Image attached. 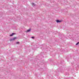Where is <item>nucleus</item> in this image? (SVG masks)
Returning a JSON list of instances; mask_svg holds the SVG:
<instances>
[{
  "label": "nucleus",
  "instance_id": "obj_3",
  "mask_svg": "<svg viewBox=\"0 0 79 79\" xmlns=\"http://www.w3.org/2000/svg\"><path fill=\"white\" fill-rule=\"evenodd\" d=\"M31 28H30L29 29L26 31L25 32H30V31H31Z\"/></svg>",
  "mask_w": 79,
  "mask_h": 79
},
{
  "label": "nucleus",
  "instance_id": "obj_2",
  "mask_svg": "<svg viewBox=\"0 0 79 79\" xmlns=\"http://www.w3.org/2000/svg\"><path fill=\"white\" fill-rule=\"evenodd\" d=\"M56 21L57 23H61V22L62 21V20H56Z\"/></svg>",
  "mask_w": 79,
  "mask_h": 79
},
{
  "label": "nucleus",
  "instance_id": "obj_8",
  "mask_svg": "<svg viewBox=\"0 0 79 79\" xmlns=\"http://www.w3.org/2000/svg\"><path fill=\"white\" fill-rule=\"evenodd\" d=\"M16 43L17 44H19V42H17Z\"/></svg>",
  "mask_w": 79,
  "mask_h": 79
},
{
  "label": "nucleus",
  "instance_id": "obj_7",
  "mask_svg": "<svg viewBox=\"0 0 79 79\" xmlns=\"http://www.w3.org/2000/svg\"><path fill=\"white\" fill-rule=\"evenodd\" d=\"M31 38H32V39H34V37L32 36L31 37Z\"/></svg>",
  "mask_w": 79,
  "mask_h": 79
},
{
  "label": "nucleus",
  "instance_id": "obj_5",
  "mask_svg": "<svg viewBox=\"0 0 79 79\" xmlns=\"http://www.w3.org/2000/svg\"><path fill=\"white\" fill-rule=\"evenodd\" d=\"M32 5L33 6H35L36 5L34 3H32Z\"/></svg>",
  "mask_w": 79,
  "mask_h": 79
},
{
  "label": "nucleus",
  "instance_id": "obj_1",
  "mask_svg": "<svg viewBox=\"0 0 79 79\" xmlns=\"http://www.w3.org/2000/svg\"><path fill=\"white\" fill-rule=\"evenodd\" d=\"M16 39H17V37H14L13 38L10 39V41H13V40H15Z\"/></svg>",
  "mask_w": 79,
  "mask_h": 79
},
{
  "label": "nucleus",
  "instance_id": "obj_4",
  "mask_svg": "<svg viewBox=\"0 0 79 79\" xmlns=\"http://www.w3.org/2000/svg\"><path fill=\"white\" fill-rule=\"evenodd\" d=\"M15 33H13L12 34H11L10 35V36H13V35H15Z\"/></svg>",
  "mask_w": 79,
  "mask_h": 79
},
{
  "label": "nucleus",
  "instance_id": "obj_6",
  "mask_svg": "<svg viewBox=\"0 0 79 79\" xmlns=\"http://www.w3.org/2000/svg\"><path fill=\"white\" fill-rule=\"evenodd\" d=\"M79 42H78L76 44V45H78V44H79Z\"/></svg>",
  "mask_w": 79,
  "mask_h": 79
}]
</instances>
